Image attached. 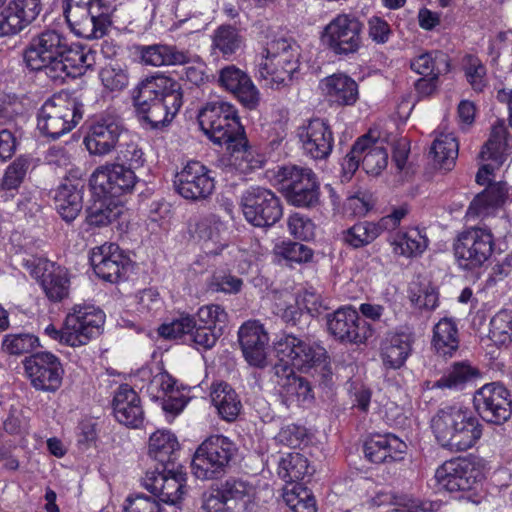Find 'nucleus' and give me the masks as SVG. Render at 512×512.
<instances>
[{
	"mask_svg": "<svg viewBox=\"0 0 512 512\" xmlns=\"http://www.w3.org/2000/svg\"><path fill=\"white\" fill-rule=\"evenodd\" d=\"M281 392L291 401L298 403L311 402L314 399L311 384L303 377L296 375L292 377Z\"/></svg>",
	"mask_w": 512,
	"mask_h": 512,
	"instance_id": "680f3d73",
	"label": "nucleus"
},
{
	"mask_svg": "<svg viewBox=\"0 0 512 512\" xmlns=\"http://www.w3.org/2000/svg\"><path fill=\"white\" fill-rule=\"evenodd\" d=\"M176 381L166 372L159 370L148 384V392L153 398L162 400V408L172 415L179 414L187 404L186 397L175 388Z\"/></svg>",
	"mask_w": 512,
	"mask_h": 512,
	"instance_id": "7c9ffc66",
	"label": "nucleus"
},
{
	"mask_svg": "<svg viewBox=\"0 0 512 512\" xmlns=\"http://www.w3.org/2000/svg\"><path fill=\"white\" fill-rule=\"evenodd\" d=\"M64 15L71 31L85 39L103 37L111 24L109 6L106 4L64 8Z\"/></svg>",
	"mask_w": 512,
	"mask_h": 512,
	"instance_id": "dca6fc26",
	"label": "nucleus"
},
{
	"mask_svg": "<svg viewBox=\"0 0 512 512\" xmlns=\"http://www.w3.org/2000/svg\"><path fill=\"white\" fill-rule=\"evenodd\" d=\"M82 188L79 183L65 180L55 191V209L66 222H72L82 209Z\"/></svg>",
	"mask_w": 512,
	"mask_h": 512,
	"instance_id": "c9c22d12",
	"label": "nucleus"
},
{
	"mask_svg": "<svg viewBox=\"0 0 512 512\" xmlns=\"http://www.w3.org/2000/svg\"><path fill=\"white\" fill-rule=\"evenodd\" d=\"M123 130L121 119L117 115L103 114L90 126L84 144L90 154L107 155L116 147Z\"/></svg>",
	"mask_w": 512,
	"mask_h": 512,
	"instance_id": "4be33fe9",
	"label": "nucleus"
},
{
	"mask_svg": "<svg viewBox=\"0 0 512 512\" xmlns=\"http://www.w3.org/2000/svg\"><path fill=\"white\" fill-rule=\"evenodd\" d=\"M329 333L341 343L364 344L373 336L374 329L352 306H343L326 315Z\"/></svg>",
	"mask_w": 512,
	"mask_h": 512,
	"instance_id": "ddd939ff",
	"label": "nucleus"
},
{
	"mask_svg": "<svg viewBox=\"0 0 512 512\" xmlns=\"http://www.w3.org/2000/svg\"><path fill=\"white\" fill-rule=\"evenodd\" d=\"M413 336L410 333H395L383 342L381 359L387 369L401 368L412 350Z\"/></svg>",
	"mask_w": 512,
	"mask_h": 512,
	"instance_id": "72a5a7b5",
	"label": "nucleus"
},
{
	"mask_svg": "<svg viewBox=\"0 0 512 512\" xmlns=\"http://www.w3.org/2000/svg\"><path fill=\"white\" fill-rule=\"evenodd\" d=\"M300 47L289 38H275L267 42L257 59V77L272 89L289 86L298 72Z\"/></svg>",
	"mask_w": 512,
	"mask_h": 512,
	"instance_id": "39448f33",
	"label": "nucleus"
},
{
	"mask_svg": "<svg viewBox=\"0 0 512 512\" xmlns=\"http://www.w3.org/2000/svg\"><path fill=\"white\" fill-rule=\"evenodd\" d=\"M473 407L486 423L502 425L512 415L510 391L500 382L487 383L475 391Z\"/></svg>",
	"mask_w": 512,
	"mask_h": 512,
	"instance_id": "f8f14e48",
	"label": "nucleus"
},
{
	"mask_svg": "<svg viewBox=\"0 0 512 512\" xmlns=\"http://www.w3.org/2000/svg\"><path fill=\"white\" fill-rule=\"evenodd\" d=\"M105 323L104 312L92 305H76L66 316L67 345L79 347L101 334Z\"/></svg>",
	"mask_w": 512,
	"mask_h": 512,
	"instance_id": "4468645a",
	"label": "nucleus"
},
{
	"mask_svg": "<svg viewBox=\"0 0 512 512\" xmlns=\"http://www.w3.org/2000/svg\"><path fill=\"white\" fill-rule=\"evenodd\" d=\"M494 237L490 230L473 227L460 233L454 243V255L460 269L473 271L491 257Z\"/></svg>",
	"mask_w": 512,
	"mask_h": 512,
	"instance_id": "9b49d317",
	"label": "nucleus"
},
{
	"mask_svg": "<svg viewBox=\"0 0 512 512\" xmlns=\"http://www.w3.org/2000/svg\"><path fill=\"white\" fill-rule=\"evenodd\" d=\"M39 346V339L30 333L7 334L2 340V349L10 355L31 353Z\"/></svg>",
	"mask_w": 512,
	"mask_h": 512,
	"instance_id": "864d4df0",
	"label": "nucleus"
},
{
	"mask_svg": "<svg viewBox=\"0 0 512 512\" xmlns=\"http://www.w3.org/2000/svg\"><path fill=\"white\" fill-rule=\"evenodd\" d=\"M290 233L300 240H310L315 236V225L311 219L300 214H292L288 219Z\"/></svg>",
	"mask_w": 512,
	"mask_h": 512,
	"instance_id": "774afa93",
	"label": "nucleus"
},
{
	"mask_svg": "<svg viewBox=\"0 0 512 512\" xmlns=\"http://www.w3.org/2000/svg\"><path fill=\"white\" fill-rule=\"evenodd\" d=\"M182 94L180 84L163 73L156 72L141 80L133 89V102L162 101L169 95Z\"/></svg>",
	"mask_w": 512,
	"mask_h": 512,
	"instance_id": "2f4dec72",
	"label": "nucleus"
},
{
	"mask_svg": "<svg viewBox=\"0 0 512 512\" xmlns=\"http://www.w3.org/2000/svg\"><path fill=\"white\" fill-rule=\"evenodd\" d=\"M82 118L78 103L66 96H53L38 111L37 128L40 133L58 139L71 131Z\"/></svg>",
	"mask_w": 512,
	"mask_h": 512,
	"instance_id": "6e6552de",
	"label": "nucleus"
},
{
	"mask_svg": "<svg viewBox=\"0 0 512 512\" xmlns=\"http://www.w3.org/2000/svg\"><path fill=\"white\" fill-rule=\"evenodd\" d=\"M141 119L151 128L160 129L167 126L182 106V94L169 95L162 101L134 103Z\"/></svg>",
	"mask_w": 512,
	"mask_h": 512,
	"instance_id": "cd10ccee",
	"label": "nucleus"
},
{
	"mask_svg": "<svg viewBox=\"0 0 512 512\" xmlns=\"http://www.w3.org/2000/svg\"><path fill=\"white\" fill-rule=\"evenodd\" d=\"M24 371L33 388L54 393L62 384L64 369L51 352H37L23 360Z\"/></svg>",
	"mask_w": 512,
	"mask_h": 512,
	"instance_id": "2eb2a0df",
	"label": "nucleus"
},
{
	"mask_svg": "<svg viewBox=\"0 0 512 512\" xmlns=\"http://www.w3.org/2000/svg\"><path fill=\"white\" fill-rule=\"evenodd\" d=\"M463 70L468 83L476 92H482L487 85L486 67L474 55H466L463 59Z\"/></svg>",
	"mask_w": 512,
	"mask_h": 512,
	"instance_id": "5fc2aeb1",
	"label": "nucleus"
},
{
	"mask_svg": "<svg viewBox=\"0 0 512 512\" xmlns=\"http://www.w3.org/2000/svg\"><path fill=\"white\" fill-rule=\"evenodd\" d=\"M176 192L186 200L198 202L208 199L214 189L215 180L208 169L199 161H189L174 179Z\"/></svg>",
	"mask_w": 512,
	"mask_h": 512,
	"instance_id": "a211bd4d",
	"label": "nucleus"
},
{
	"mask_svg": "<svg viewBox=\"0 0 512 512\" xmlns=\"http://www.w3.org/2000/svg\"><path fill=\"white\" fill-rule=\"evenodd\" d=\"M275 254L290 263H306L312 259L313 251L299 242L283 241L275 246Z\"/></svg>",
	"mask_w": 512,
	"mask_h": 512,
	"instance_id": "4d7b16f0",
	"label": "nucleus"
},
{
	"mask_svg": "<svg viewBox=\"0 0 512 512\" xmlns=\"http://www.w3.org/2000/svg\"><path fill=\"white\" fill-rule=\"evenodd\" d=\"M459 145L452 134H441L431 146L430 153L440 169L450 171L458 156Z\"/></svg>",
	"mask_w": 512,
	"mask_h": 512,
	"instance_id": "c03bdc74",
	"label": "nucleus"
},
{
	"mask_svg": "<svg viewBox=\"0 0 512 512\" xmlns=\"http://www.w3.org/2000/svg\"><path fill=\"white\" fill-rule=\"evenodd\" d=\"M195 328V319L190 315L182 316L168 324L159 327V334L166 339H189V334Z\"/></svg>",
	"mask_w": 512,
	"mask_h": 512,
	"instance_id": "052dcab7",
	"label": "nucleus"
},
{
	"mask_svg": "<svg viewBox=\"0 0 512 512\" xmlns=\"http://www.w3.org/2000/svg\"><path fill=\"white\" fill-rule=\"evenodd\" d=\"M298 137L303 153L311 159L325 160L333 150V133L323 119H312L307 125L300 127Z\"/></svg>",
	"mask_w": 512,
	"mask_h": 512,
	"instance_id": "b1692460",
	"label": "nucleus"
},
{
	"mask_svg": "<svg viewBox=\"0 0 512 512\" xmlns=\"http://www.w3.org/2000/svg\"><path fill=\"white\" fill-rule=\"evenodd\" d=\"M120 214L121 207L118 205L100 202L87 210L86 222L89 226L103 227L116 220Z\"/></svg>",
	"mask_w": 512,
	"mask_h": 512,
	"instance_id": "6e6d98bb",
	"label": "nucleus"
},
{
	"mask_svg": "<svg viewBox=\"0 0 512 512\" xmlns=\"http://www.w3.org/2000/svg\"><path fill=\"white\" fill-rule=\"evenodd\" d=\"M393 245L396 253L405 257H415L426 250L428 239L421 230L411 227L398 231L394 236Z\"/></svg>",
	"mask_w": 512,
	"mask_h": 512,
	"instance_id": "79ce46f5",
	"label": "nucleus"
},
{
	"mask_svg": "<svg viewBox=\"0 0 512 512\" xmlns=\"http://www.w3.org/2000/svg\"><path fill=\"white\" fill-rule=\"evenodd\" d=\"M237 452L236 445L226 436L212 435L196 449L191 469L200 480H214L228 470Z\"/></svg>",
	"mask_w": 512,
	"mask_h": 512,
	"instance_id": "423d86ee",
	"label": "nucleus"
},
{
	"mask_svg": "<svg viewBox=\"0 0 512 512\" xmlns=\"http://www.w3.org/2000/svg\"><path fill=\"white\" fill-rule=\"evenodd\" d=\"M431 429L437 443L454 453L473 448L483 435L480 420L459 405L440 407L431 418Z\"/></svg>",
	"mask_w": 512,
	"mask_h": 512,
	"instance_id": "f03ea898",
	"label": "nucleus"
},
{
	"mask_svg": "<svg viewBox=\"0 0 512 512\" xmlns=\"http://www.w3.org/2000/svg\"><path fill=\"white\" fill-rule=\"evenodd\" d=\"M25 28L26 26L9 2L0 11V37L16 35Z\"/></svg>",
	"mask_w": 512,
	"mask_h": 512,
	"instance_id": "69168bd1",
	"label": "nucleus"
},
{
	"mask_svg": "<svg viewBox=\"0 0 512 512\" xmlns=\"http://www.w3.org/2000/svg\"><path fill=\"white\" fill-rule=\"evenodd\" d=\"M476 374L477 371L469 364L457 362L432 384L431 389L462 390L473 380Z\"/></svg>",
	"mask_w": 512,
	"mask_h": 512,
	"instance_id": "37998d69",
	"label": "nucleus"
},
{
	"mask_svg": "<svg viewBox=\"0 0 512 512\" xmlns=\"http://www.w3.org/2000/svg\"><path fill=\"white\" fill-rule=\"evenodd\" d=\"M508 149L507 129L502 120H497L492 125L489 139L483 145L479 154L482 161H491V163L483 164L477 174L476 182L485 185L489 182V176L493 174L506 160Z\"/></svg>",
	"mask_w": 512,
	"mask_h": 512,
	"instance_id": "5701e85b",
	"label": "nucleus"
},
{
	"mask_svg": "<svg viewBox=\"0 0 512 512\" xmlns=\"http://www.w3.org/2000/svg\"><path fill=\"white\" fill-rule=\"evenodd\" d=\"M90 262L95 274L109 283L124 280L131 267L129 257L115 243L95 247L91 252Z\"/></svg>",
	"mask_w": 512,
	"mask_h": 512,
	"instance_id": "412c9836",
	"label": "nucleus"
},
{
	"mask_svg": "<svg viewBox=\"0 0 512 512\" xmlns=\"http://www.w3.org/2000/svg\"><path fill=\"white\" fill-rule=\"evenodd\" d=\"M240 205L247 222L255 227H272L283 215L280 198L261 186L246 189L241 195Z\"/></svg>",
	"mask_w": 512,
	"mask_h": 512,
	"instance_id": "9d476101",
	"label": "nucleus"
},
{
	"mask_svg": "<svg viewBox=\"0 0 512 512\" xmlns=\"http://www.w3.org/2000/svg\"><path fill=\"white\" fill-rule=\"evenodd\" d=\"M116 420L132 428H138L144 419V411L140 397L128 384H122L115 391L112 401Z\"/></svg>",
	"mask_w": 512,
	"mask_h": 512,
	"instance_id": "c85d7f7f",
	"label": "nucleus"
},
{
	"mask_svg": "<svg viewBox=\"0 0 512 512\" xmlns=\"http://www.w3.org/2000/svg\"><path fill=\"white\" fill-rule=\"evenodd\" d=\"M377 229L374 222H358L344 232L343 240L353 248H361L379 237Z\"/></svg>",
	"mask_w": 512,
	"mask_h": 512,
	"instance_id": "3c124183",
	"label": "nucleus"
},
{
	"mask_svg": "<svg viewBox=\"0 0 512 512\" xmlns=\"http://www.w3.org/2000/svg\"><path fill=\"white\" fill-rule=\"evenodd\" d=\"M410 67L423 77L440 76L450 71V59L446 53L433 50L412 59Z\"/></svg>",
	"mask_w": 512,
	"mask_h": 512,
	"instance_id": "a19ab883",
	"label": "nucleus"
},
{
	"mask_svg": "<svg viewBox=\"0 0 512 512\" xmlns=\"http://www.w3.org/2000/svg\"><path fill=\"white\" fill-rule=\"evenodd\" d=\"M283 500L293 512H316V501L311 491L302 484L296 483L286 488Z\"/></svg>",
	"mask_w": 512,
	"mask_h": 512,
	"instance_id": "de8ad7c7",
	"label": "nucleus"
},
{
	"mask_svg": "<svg viewBox=\"0 0 512 512\" xmlns=\"http://www.w3.org/2000/svg\"><path fill=\"white\" fill-rule=\"evenodd\" d=\"M136 182L131 168L114 163L98 167L90 178V187L100 198H115L131 192Z\"/></svg>",
	"mask_w": 512,
	"mask_h": 512,
	"instance_id": "f3484780",
	"label": "nucleus"
},
{
	"mask_svg": "<svg viewBox=\"0 0 512 512\" xmlns=\"http://www.w3.org/2000/svg\"><path fill=\"white\" fill-rule=\"evenodd\" d=\"M218 490L230 505L235 506L236 511L237 506L241 502L245 503V499H250L254 493V488L249 482L232 477L222 483Z\"/></svg>",
	"mask_w": 512,
	"mask_h": 512,
	"instance_id": "09e8293b",
	"label": "nucleus"
},
{
	"mask_svg": "<svg viewBox=\"0 0 512 512\" xmlns=\"http://www.w3.org/2000/svg\"><path fill=\"white\" fill-rule=\"evenodd\" d=\"M406 445L398 437L385 434L373 435L363 446L365 457L372 463H390L402 459Z\"/></svg>",
	"mask_w": 512,
	"mask_h": 512,
	"instance_id": "473e14b6",
	"label": "nucleus"
},
{
	"mask_svg": "<svg viewBox=\"0 0 512 512\" xmlns=\"http://www.w3.org/2000/svg\"><path fill=\"white\" fill-rule=\"evenodd\" d=\"M31 166L32 159L21 156L7 167L2 179V189L5 191V195L1 197H6L7 191H14L21 185Z\"/></svg>",
	"mask_w": 512,
	"mask_h": 512,
	"instance_id": "603ef678",
	"label": "nucleus"
},
{
	"mask_svg": "<svg viewBox=\"0 0 512 512\" xmlns=\"http://www.w3.org/2000/svg\"><path fill=\"white\" fill-rule=\"evenodd\" d=\"M322 89L330 101L339 105H353L358 99V85L351 77L339 73L322 80Z\"/></svg>",
	"mask_w": 512,
	"mask_h": 512,
	"instance_id": "e433bc0d",
	"label": "nucleus"
},
{
	"mask_svg": "<svg viewBox=\"0 0 512 512\" xmlns=\"http://www.w3.org/2000/svg\"><path fill=\"white\" fill-rule=\"evenodd\" d=\"M220 334V328L215 330L210 326L197 324L195 321V328H192L189 339H186V342L192 343L196 349L207 350L215 345Z\"/></svg>",
	"mask_w": 512,
	"mask_h": 512,
	"instance_id": "e2e57ef3",
	"label": "nucleus"
},
{
	"mask_svg": "<svg viewBox=\"0 0 512 512\" xmlns=\"http://www.w3.org/2000/svg\"><path fill=\"white\" fill-rule=\"evenodd\" d=\"M363 23L353 14L336 15L323 29V44L337 56L355 54L362 46Z\"/></svg>",
	"mask_w": 512,
	"mask_h": 512,
	"instance_id": "1a4fd4ad",
	"label": "nucleus"
},
{
	"mask_svg": "<svg viewBox=\"0 0 512 512\" xmlns=\"http://www.w3.org/2000/svg\"><path fill=\"white\" fill-rule=\"evenodd\" d=\"M118 164L131 168L133 171L143 166L145 162L142 148L135 142L121 145L117 155Z\"/></svg>",
	"mask_w": 512,
	"mask_h": 512,
	"instance_id": "338daca9",
	"label": "nucleus"
},
{
	"mask_svg": "<svg viewBox=\"0 0 512 512\" xmlns=\"http://www.w3.org/2000/svg\"><path fill=\"white\" fill-rule=\"evenodd\" d=\"M367 139L366 148L362 154V168L367 174L379 175L388 164V152L382 142L363 135Z\"/></svg>",
	"mask_w": 512,
	"mask_h": 512,
	"instance_id": "a18cd8bd",
	"label": "nucleus"
},
{
	"mask_svg": "<svg viewBox=\"0 0 512 512\" xmlns=\"http://www.w3.org/2000/svg\"><path fill=\"white\" fill-rule=\"evenodd\" d=\"M211 400L222 419L228 422L235 420L242 408L237 393L227 383L212 386Z\"/></svg>",
	"mask_w": 512,
	"mask_h": 512,
	"instance_id": "ea45409f",
	"label": "nucleus"
},
{
	"mask_svg": "<svg viewBox=\"0 0 512 512\" xmlns=\"http://www.w3.org/2000/svg\"><path fill=\"white\" fill-rule=\"evenodd\" d=\"M69 43L64 33L46 29L30 39L24 49V61L30 70L43 72L54 83L62 84L68 77L63 61L69 52Z\"/></svg>",
	"mask_w": 512,
	"mask_h": 512,
	"instance_id": "7ed1b4c3",
	"label": "nucleus"
},
{
	"mask_svg": "<svg viewBox=\"0 0 512 512\" xmlns=\"http://www.w3.org/2000/svg\"><path fill=\"white\" fill-rule=\"evenodd\" d=\"M275 181L288 203L301 208H315L320 204V185L312 169L285 165L275 172Z\"/></svg>",
	"mask_w": 512,
	"mask_h": 512,
	"instance_id": "0eeeda50",
	"label": "nucleus"
},
{
	"mask_svg": "<svg viewBox=\"0 0 512 512\" xmlns=\"http://www.w3.org/2000/svg\"><path fill=\"white\" fill-rule=\"evenodd\" d=\"M507 198L508 185L506 182L489 183L487 188L472 200L466 216L468 218L484 217L492 209L504 204Z\"/></svg>",
	"mask_w": 512,
	"mask_h": 512,
	"instance_id": "f704fd0d",
	"label": "nucleus"
},
{
	"mask_svg": "<svg viewBox=\"0 0 512 512\" xmlns=\"http://www.w3.org/2000/svg\"><path fill=\"white\" fill-rule=\"evenodd\" d=\"M24 266L33 278L40 281L51 301L59 302L68 296L70 281L65 268L41 258L27 259Z\"/></svg>",
	"mask_w": 512,
	"mask_h": 512,
	"instance_id": "aec40b11",
	"label": "nucleus"
},
{
	"mask_svg": "<svg viewBox=\"0 0 512 512\" xmlns=\"http://www.w3.org/2000/svg\"><path fill=\"white\" fill-rule=\"evenodd\" d=\"M218 82L225 90L232 92L243 106L252 110L260 102V93L251 78L234 65H228L219 72Z\"/></svg>",
	"mask_w": 512,
	"mask_h": 512,
	"instance_id": "bb28decb",
	"label": "nucleus"
},
{
	"mask_svg": "<svg viewBox=\"0 0 512 512\" xmlns=\"http://www.w3.org/2000/svg\"><path fill=\"white\" fill-rule=\"evenodd\" d=\"M199 324L210 326L211 328L222 331V326L226 323L228 315L224 308L217 304L202 306L197 312Z\"/></svg>",
	"mask_w": 512,
	"mask_h": 512,
	"instance_id": "0e129e2a",
	"label": "nucleus"
},
{
	"mask_svg": "<svg viewBox=\"0 0 512 512\" xmlns=\"http://www.w3.org/2000/svg\"><path fill=\"white\" fill-rule=\"evenodd\" d=\"M489 336L496 345L512 343V311L503 309L490 321Z\"/></svg>",
	"mask_w": 512,
	"mask_h": 512,
	"instance_id": "8fccbe9b",
	"label": "nucleus"
},
{
	"mask_svg": "<svg viewBox=\"0 0 512 512\" xmlns=\"http://www.w3.org/2000/svg\"><path fill=\"white\" fill-rule=\"evenodd\" d=\"M481 478L474 460L458 457L444 462L435 472L437 483L449 492L469 491Z\"/></svg>",
	"mask_w": 512,
	"mask_h": 512,
	"instance_id": "6ab92c4d",
	"label": "nucleus"
},
{
	"mask_svg": "<svg viewBox=\"0 0 512 512\" xmlns=\"http://www.w3.org/2000/svg\"><path fill=\"white\" fill-rule=\"evenodd\" d=\"M309 470L308 460L300 453H288L278 463V475L288 484L302 480Z\"/></svg>",
	"mask_w": 512,
	"mask_h": 512,
	"instance_id": "49530a36",
	"label": "nucleus"
},
{
	"mask_svg": "<svg viewBox=\"0 0 512 512\" xmlns=\"http://www.w3.org/2000/svg\"><path fill=\"white\" fill-rule=\"evenodd\" d=\"M99 76L103 86L111 92L121 91L129 83L128 71L118 64L105 66L101 69Z\"/></svg>",
	"mask_w": 512,
	"mask_h": 512,
	"instance_id": "13d9d810",
	"label": "nucleus"
},
{
	"mask_svg": "<svg viewBox=\"0 0 512 512\" xmlns=\"http://www.w3.org/2000/svg\"><path fill=\"white\" fill-rule=\"evenodd\" d=\"M238 340L245 360L249 365L264 368L267 364L269 336L257 321L244 323L238 331Z\"/></svg>",
	"mask_w": 512,
	"mask_h": 512,
	"instance_id": "a878e982",
	"label": "nucleus"
},
{
	"mask_svg": "<svg viewBox=\"0 0 512 512\" xmlns=\"http://www.w3.org/2000/svg\"><path fill=\"white\" fill-rule=\"evenodd\" d=\"M93 55L90 50L69 43V52H66L63 64L67 67L68 77H75L77 71L92 66Z\"/></svg>",
	"mask_w": 512,
	"mask_h": 512,
	"instance_id": "bf43d9fd",
	"label": "nucleus"
},
{
	"mask_svg": "<svg viewBox=\"0 0 512 512\" xmlns=\"http://www.w3.org/2000/svg\"><path fill=\"white\" fill-rule=\"evenodd\" d=\"M277 359L290 362L296 369L302 370L313 366L319 359L314 346L302 337L283 334L274 342Z\"/></svg>",
	"mask_w": 512,
	"mask_h": 512,
	"instance_id": "393cba45",
	"label": "nucleus"
},
{
	"mask_svg": "<svg viewBox=\"0 0 512 512\" xmlns=\"http://www.w3.org/2000/svg\"><path fill=\"white\" fill-rule=\"evenodd\" d=\"M176 436L168 430H157L149 438L148 455L156 465L142 477V486L159 501L175 505L185 493L187 474L176 463L179 455Z\"/></svg>",
	"mask_w": 512,
	"mask_h": 512,
	"instance_id": "f257e3e1",
	"label": "nucleus"
},
{
	"mask_svg": "<svg viewBox=\"0 0 512 512\" xmlns=\"http://www.w3.org/2000/svg\"><path fill=\"white\" fill-rule=\"evenodd\" d=\"M198 123L204 134L214 143L237 151L246 144L244 127L236 107L222 99L209 101L198 113Z\"/></svg>",
	"mask_w": 512,
	"mask_h": 512,
	"instance_id": "20e7f679",
	"label": "nucleus"
},
{
	"mask_svg": "<svg viewBox=\"0 0 512 512\" xmlns=\"http://www.w3.org/2000/svg\"><path fill=\"white\" fill-rule=\"evenodd\" d=\"M432 346L437 354L452 356L459 347L458 327L454 319L444 317L433 328Z\"/></svg>",
	"mask_w": 512,
	"mask_h": 512,
	"instance_id": "58836bf2",
	"label": "nucleus"
},
{
	"mask_svg": "<svg viewBox=\"0 0 512 512\" xmlns=\"http://www.w3.org/2000/svg\"><path fill=\"white\" fill-rule=\"evenodd\" d=\"M243 44V36L236 27L230 24L220 25L211 35L212 55L222 56L225 59H230L237 54Z\"/></svg>",
	"mask_w": 512,
	"mask_h": 512,
	"instance_id": "4c0bfd02",
	"label": "nucleus"
},
{
	"mask_svg": "<svg viewBox=\"0 0 512 512\" xmlns=\"http://www.w3.org/2000/svg\"><path fill=\"white\" fill-rule=\"evenodd\" d=\"M136 52L143 65L153 67L185 65L193 59L188 50L161 43L139 45L136 47Z\"/></svg>",
	"mask_w": 512,
	"mask_h": 512,
	"instance_id": "c756f323",
	"label": "nucleus"
}]
</instances>
